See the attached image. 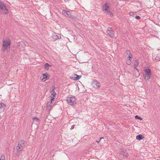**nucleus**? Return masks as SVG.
<instances>
[{
	"instance_id": "f257e3e1",
	"label": "nucleus",
	"mask_w": 160,
	"mask_h": 160,
	"mask_svg": "<svg viewBox=\"0 0 160 160\" xmlns=\"http://www.w3.org/2000/svg\"><path fill=\"white\" fill-rule=\"evenodd\" d=\"M25 147V141L22 140L19 141L16 147L17 151L15 153L17 157H19L21 155V152L23 150Z\"/></svg>"
},
{
	"instance_id": "f03ea898",
	"label": "nucleus",
	"mask_w": 160,
	"mask_h": 160,
	"mask_svg": "<svg viewBox=\"0 0 160 160\" xmlns=\"http://www.w3.org/2000/svg\"><path fill=\"white\" fill-rule=\"evenodd\" d=\"M66 101L67 103L71 106H74L76 103V98L74 96L67 97Z\"/></svg>"
},
{
	"instance_id": "7ed1b4c3",
	"label": "nucleus",
	"mask_w": 160,
	"mask_h": 160,
	"mask_svg": "<svg viewBox=\"0 0 160 160\" xmlns=\"http://www.w3.org/2000/svg\"><path fill=\"white\" fill-rule=\"evenodd\" d=\"M151 75V70L149 68H147L144 69V73L143 74V76L145 80H149L150 78Z\"/></svg>"
},
{
	"instance_id": "20e7f679",
	"label": "nucleus",
	"mask_w": 160,
	"mask_h": 160,
	"mask_svg": "<svg viewBox=\"0 0 160 160\" xmlns=\"http://www.w3.org/2000/svg\"><path fill=\"white\" fill-rule=\"evenodd\" d=\"M10 45V41L9 39L8 41L7 40H3L2 50L4 52L7 51V49L9 47Z\"/></svg>"
},
{
	"instance_id": "39448f33",
	"label": "nucleus",
	"mask_w": 160,
	"mask_h": 160,
	"mask_svg": "<svg viewBox=\"0 0 160 160\" xmlns=\"http://www.w3.org/2000/svg\"><path fill=\"white\" fill-rule=\"evenodd\" d=\"M107 32L108 35H109L111 38H115L114 33L113 30H111V28H108Z\"/></svg>"
},
{
	"instance_id": "423d86ee",
	"label": "nucleus",
	"mask_w": 160,
	"mask_h": 160,
	"mask_svg": "<svg viewBox=\"0 0 160 160\" xmlns=\"http://www.w3.org/2000/svg\"><path fill=\"white\" fill-rule=\"evenodd\" d=\"M52 90L51 91V95L50 96V97L51 98V100H53L55 99V96L56 94V92H55V87L54 86H53L52 87Z\"/></svg>"
},
{
	"instance_id": "0eeeda50",
	"label": "nucleus",
	"mask_w": 160,
	"mask_h": 160,
	"mask_svg": "<svg viewBox=\"0 0 160 160\" xmlns=\"http://www.w3.org/2000/svg\"><path fill=\"white\" fill-rule=\"evenodd\" d=\"M110 4L109 3L106 2L103 5L102 9L105 13H106L108 11V9L110 5Z\"/></svg>"
},
{
	"instance_id": "6e6552de",
	"label": "nucleus",
	"mask_w": 160,
	"mask_h": 160,
	"mask_svg": "<svg viewBox=\"0 0 160 160\" xmlns=\"http://www.w3.org/2000/svg\"><path fill=\"white\" fill-rule=\"evenodd\" d=\"M25 46V44L23 42H19L18 43V48L22 50H23V48Z\"/></svg>"
},
{
	"instance_id": "1a4fd4ad",
	"label": "nucleus",
	"mask_w": 160,
	"mask_h": 160,
	"mask_svg": "<svg viewBox=\"0 0 160 160\" xmlns=\"http://www.w3.org/2000/svg\"><path fill=\"white\" fill-rule=\"evenodd\" d=\"M0 11L3 14H7L8 13V10L6 7L0 8Z\"/></svg>"
},
{
	"instance_id": "9d476101",
	"label": "nucleus",
	"mask_w": 160,
	"mask_h": 160,
	"mask_svg": "<svg viewBox=\"0 0 160 160\" xmlns=\"http://www.w3.org/2000/svg\"><path fill=\"white\" fill-rule=\"evenodd\" d=\"M62 13L64 15L67 17H68L70 18H71L72 17V16L71 15V13L69 11H66L65 10H63L62 11Z\"/></svg>"
},
{
	"instance_id": "9b49d317",
	"label": "nucleus",
	"mask_w": 160,
	"mask_h": 160,
	"mask_svg": "<svg viewBox=\"0 0 160 160\" xmlns=\"http://www.w3.org/2000/svg\"><path fill=\"white\" fill-rule=\"evenodd\" d=\"M52 38L54 40H56L57 39H60L61 38V36L59 34H57L55 33L53 34L52 35Z\"/></svg>"
},
{
	"instance_id": "f8f14e48",
	"label": "nucleus",
	"mask_w": 160,
	"mask_h": 160,
	"mask_svg": "<svg viewBox=\"0 0 160 160\" xmlns=\"http://www.w3.org/2000/svg\"><path fill=\"white\" fill-rule=\"evenodd\" d=\"M81 77L80 76L77 75L76 74H74L72 77V79H73L74 80H78Z\"/></svg>"
},
{
	"instance_id": "ddd939ff",
	"label": "nucleus",
	"mask_w": 160,
	"mask_h": 160,
	"mask_svg": "<svg viewBox=\"0 0 160 160\" xmlns=\"http://www.w3.org/2000/svg\"><path fill=\"white\" fill-rule=\"evenodd\" d=\"M122 154L123 155V156L128 157V153L126 151L123 149H121Z\"/></svg>"
},
{
	"instance_id": "4468645a",
	"label": "nucleus",
	"mask_w": 160,
	"mask_h": 160,
	"mask_svg": "<svg viewBox=\"0 0 160 160\" xmlns=\"http://www.w3.org/2000/svg\"><path fill=\"white\" fill-rule=\"evenodd\" d=\"M95 85L94 86L95 88H99L100 86V83L99 82H95L93 83V84Z\"/></svg>"
},
{
	"instance_id": "2eb2a0df",
	"label": "nucleus",
	"mask_w": 160,
	"mask_h": 160,
	"mask_svg": "<svg viewBox=\"0 0 160 160\" xmlns=\"http://www.w3.org/2000/svg\"><path fill=\"white\" fill-rule=\"evenodd\" d=\"M139 65V62H138L136 60L134 62V68L136 69V70H138V69L136 68Z\"/></svg>"
},
{
	"instance_id": "dca6fc26",
	"label": "nucleus",
	"mask_w": 160,
	"mask_h": 160,
	"mask_svg": "<svg viewBox=\"0 0 160 160\" xmlns=\"http://www.w3.org/2000/svg\"><path fill=\"white\" fill-rule=\"evenodd\" d=\"M143 138V136L141 134H139L136 136V139L138 140H141Z\"/></svg>"
},
{
	"instance_id": "f3484780",
	"label": "nucleus",
	"mask_w": 160,
	"mask_h": 160,
	"mask_svg": "<svg viewBox=\"0 0 160 160\" xmlns=\"http://www.w3.org/2000/svg\"><path fill=\"white\" fill-rule=\"evenodd\" d=\"M53 100H51V102H48L47 103V108L49 109V107H51L52 104V101Z\"/></svg>"
},
{
	"instance_id": "a211bd4d",
	"label": "nucleus",
	"mask_w": 160,
	"mask_h": 160,
	"mask_svg": "<svg viewBox=\"0 0 160 160\" xmlns=\"http://www.w3.org/2000/svg\"><path fill=\"white\" fill-rule=\"evenodd\" d=\"M6 7L4 2L2 1H0V8Z\"/></svg>"
},
{
	"instance_id": "6ab92c4d",
	"label": "nucleus",
	"mask_w": 160,
	"mask_h": 160,
	"mask_svg": "<svg viewBox=\"0 0 160 160\" xmlns=\"http://www.w3.org/2000/svg\"><path fill=\"white\" fill-rule=\"evenodd\" d=\"M50 66L48 63H46L44 66L46 70H49V67Z\"/></svg>"
},
{
	"instance_id": "aec40b11",
	"label": "nucleus",
	"mask_w": 160,
	"mask_h": 160,
	"mask_svg": "<svg viewBox=\"0 0 160 160\" xmlns=\"http://www.w3.org/2000/svg\"><path fill=\"white\" fill-rule=\"evenodd\" d=\"M106 13H107L108 15H109L111 17L113 16V14L111 11H108Z\"/></svg>"
},
{
	"instance_id": "412c9836",
	"label": "nucleus",
	"mask_w": 160,
	"mask_h": 160,
	"mask_svg": "<svg viewBox=\"0 0 160 160\" xmlns=\"http://www.w3.org/2000/svg\"><path fill=\"white\" fill-rule=\"evenodd\" d=\"M5 106V105L3 103H0V109L2 108H3Z\"/></svg>"
},
{
	"instance_id": "4be33fe9",
	"label": "nucleus",
	"mask_w": 160,
	"mask_h": 160,
	"mask_svg": "<svg viewBox=\"0 0 160 160\" xmlns=\"http://www.w3.org/2000/svg\"><path fill=\"white\" fill-rule=\"evenodd\" d=\"M127 63L128 65H130L131 63V60H130V59L127 60Z\"/></svg>"
},
{
	"instance_id": "5701e85b",
	"label": "nucleus",
	"mask_w": 160,
	"mask_h": 160,
	"mask_svg": "<svg viewBox=\"0 0 160 160\" xmlns=\"http://www.w3.org/2000/svg\"><path fill=\"white\" fill-rule=\"evenodd\" d=\"M135 118L136 119H138L140 120H142V118H141L139 116H138V115L135 116Z\"/></svg>"
},
{
	"instance_id": "b1692460",
	"label": "nucleus",
	"mask_w": 160,
	"mask_h": 160,
	"mask_svg": "<svg viewBox=\"0 0 160 160\" xmlns=\"http://www.w3.org/2000/svg\"><path fill=\"white\" fill-rule=\"evenodd\" d=\"M48 74L47 73H43L42 74V76L45 77V78H47Z\"/></svg>"
},
{
	"instance_id": "393cba45",
	"label": "nucleus",
	"mask_w": 160,
	"mask_h": 160,
	"mask_svg": "<svg viewBox=\"0 0 160 160\" xmlns=\"http://www.w3.org/2000/svg\"><path fill=\"white\" fill-rule=\"evenodd\" d=\"M33 120L34 121H36V122H38L39 121V119L36 117H34L33 118Z\"/></svg>"
},
{
	"instance_id": "a878e982",
	"label": "nucleus",
	"mask_w": 160,
	"mask_h": 160,
	"mask_svg": "<svg viewBox=\"0 0 160 160\" xmlns=\"http://www.w3.org/2000/svg\"><path fill=\"white\" fill-rule=\"evenodd\" d=\"M0 160H5V158L3 155H1V156Z\"/></svg>"
},
{
	"instance_id": "bb28decb",
	"label": "nucleus",
	"mask_w": 160,
	"mask_h": 160,
	"mask_svg": "<svg viewBox=\"0 0 160 160\" xmlns=\"http://www.w3.org/2000/svg\"><path fill=\"white\" fill-rule=\"evenodd\" d=\"M126 52L127 54H130L131 53L130 51L129 50H127L126 51Z\"/></svg>"
},
{
	"instance_id": "cd10ccee",
	"label": "nucleus",
	"mask_w": 160,
	"mask_h": 160,
	"mask_svg": "<svg viewBox=\"0 0 160 160\" xmlns=\"http://www.w3.org/2000/svg\"><path fill=\"white\" fill-rule=\"evenodd\" d=\"M132 55L131 53H130V54L129 55V56H128V58H129L130 59V58H132Z\"/></svg>"
},
{
	"instance_id": "c85d7f7f",
	"label": "nucleus",
	"mask_w": 160,
	"mask_h": 160,
	"mask_svg": "<svg viewBox=\"0 0 160 160\" xmlns=\"http://www.w3.org/2000/svg\"><path fill=\"white\" fill-rule=\"evenodd\" d=\"M135 18H136V19H138V20L140 19V17L139 16H136L135 17Z\"/></svg>"
},
{
	"instance_id": "c756f323",
	"label": "nucleus",
	"mask_w": 160,
	"mask_h": 160,
	"mask_svg": "<svg viewBox=\"0 0 160 160\" xmlns=\"http://www.w3.org/2000/svg\"><path fill=\"white\" fill-rule=\"evenodd\" d=\"M102 139H104V138L103 137H101L100 138V139L98 141V140H97L96 142H98V143H99L100 142V141Z\"/></svg>"
},
{
	"instance_id": "7c9ffc66",
	"label": "nucleus",
	"mask_w": 160,
	"mask_h": 160,
	"mask_svg": "<svg viewBox=\"0 0 160 160\" xmlns=\"http://www.w3.org/2000/svg\"><path fill=\"white\" fill-rule=\"evenodd\" d=\"M74 128V125H73L71 126V129H73Z\"/></svg>"
},
{
	"instance_id": "2f4dec72",
	"label": "nucleus",
	"mask_w": 160,
	"mask_h": 160,
	"mask_svg": "<svg viewBox=\"0 0 160 160\" xmlns=\"http://www.w3.org/2000/svg\"><path fill=\"white\" fill-rule=\"evenodd\" d=\"M46 78H45V77H44L42 79V81H45L46 80Z\"/></svg>"
},
{
	"instance_id": "473e14b6",
	"label": "nucleus",
	"mask_w": 160,
	"mask_h": 160,
	"mask_svg": "<svg viewBox=\"0 0 160 160\" xmlns=\"http://www.w3.org/2000/svg\"><path fill=\"white\" fill-rule=\"evenodd\" d=\"M133 12H131L129 13V14L130 15H132L133 14Z\"/></svg>"
},
{
	"instance_id": "72a5a7b5",
	"label": "nucleus",
	"mask_w": 160,
	"mask_h": 160,
	"mask_svg": "<svg viewBox=\"0 0 160 160\" xmlns=\"http://www.w3.org/2000/svg\"><path fill=\"white\" fill-rule=\"evenodd\" d=\"M4 109V108H3L2 111H3V110Z\"/></svg>"
},
{
	"instance_id": "f704fd0d",
	"label": "nucleus",
	"mask_w": 160,
	"mask_h": 160,
	"mask_svg": "<svg viewBox=\"0 0 160 160\" xmlns=\"http://www.w3.org/2000/svg\"><path fill=\"white\" fill-rule=\"evenodd\" d=\"M139 75H140V74H139V75H138V76H139Z\"/></svg>"
}]
</instances>
